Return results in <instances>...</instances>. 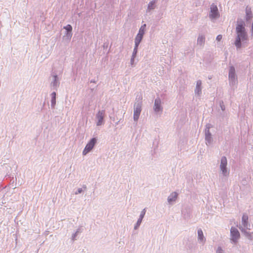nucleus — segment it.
<instances>
[{
  "label": "nucleus",
  "instance_id": "f257e3e1",
  "mask_svg": "<svg viewBox=\"0 0 253 253\" xmlns=\"http://www.w3.org/2000/svg\"><path fill=\"white\" fill-rule=\"evenodd\" d=\"M235 32L236 38L234 44L237 49H240L242 47V42H246L248 40V36L244 22H237Z\"/></svg>",
  "mask_w": 253,
  "mask_h": 253
},
{
  "label": "nucleus",
  "instance_id": "f03ea898",
  "mask_svg": "<svg viewBox=\"0 0 253 253\" xmlns=\"http://www.w3.org/2000/svg\"><path fill=\"white\" fill-rule=\"evenodd\" d=\"M227 159L225 156L221 157L219 163V171L225 177H228L230 174V169L228 168Z\"/></svg>",
  "mask_w": 253,
  "mask_h": 253
},
{
  "label": "nucleus",
  "instance_id": "7ed1b4c3",
  "mask_svg": "<svg viewBox=\"0 0 253 253\" xmlns=\"http://www.w3.org/2000/svg\"><path fill=\"white\" fill-rule=\"evenodd\" d=\"M228 80L231 86H236L238 84L237 76L236 74L235 69L233 66L229 67Z\"/></svg>",
  "mask_w": 253,
  "mask_h": 253
},
{
  "label": "nucleus",
  "instance_id": "20e7f679",
  "mask_svg": "<svg viewBox=\"0 0 253 253\" xmlns=\"http://www.w3.org/2000/svg\"><path fill=\"white\" fill-rule=\"evenodd\" d=\"M230 233V240L231 243L234 244H236L240 238V232L235 227H231Z\"/></svg>",
  "mask_w": 253,
  "mask_h": 253
},
{
  "label": "nucleus",
  "instance_id": "39448f33",
  "mask_svg": "<svg viewBox=\"0 0 253 253\" xmlns=\"http://www.w3.org/2000/svg\"><path fill=\"white\" fill-rule=\"evenodd\" d=\"M212 127V126L210 124H208L206 126L205 129V136L206 143L207 145H211L212 142V137L211 132L210 131V129Z\"/></svg>",
  "mask_w": 253,
  "mask_h": 253
},
{
  "label": "nucleus",
  "instance_id": "423d86ee",
  "mask_svg": "<svg viewBox=\"0 0 253 253\" xmlns=\"http://www.w3.org/2000/svg\"><path fill=\"white\" fill-rule=\"evenodd\" d=\"M220 14L217 6L214 3L211 4L210 7L209 17L211 20H215L219 18Z\"/></svg>",
  "mask_w": 253,
  "mask_h": 253
},
{
  "label": "nucleus",
  "instance_id": "0eeeda50",
  "mask_svg": "<svg viewBox=\"0 0 253 253\" xmlns=\"http://www.w3.org/2000/svg\"><path fill=\"white\" fill-rule=\"evenodd\" d=\"M96 142V138H92L90 140V141L86 144V146L85 147V148L83 152V155H85L89 152H90L93 148Z\"/></svg>",
  "mask_w": 253,
  "mask_h": 253
},
{
  "label": "nucleus",
  "instance_id": "6e6552de",
  "mask_svg": "<svg viewBox=\"0 0 253 253\" xmlns=\"http://www.w3.org/2000/svg\"><path fill=\"white\" fill-rule=\"evenodd\" d=\"M250 225L248 222V216L246 214H244L242 218V225L239 227V229H250Z\"/></svg>",
  "mask_w": 253,
  "mask_h": 253
},
{
  "label": "nucleus",
  "instance_id": "1a4fd4ad",
  "mask_svg": "<svg viewBox=\"0 0 253 253\" xmlns=\"http://www.w3.org/2000/svg\"><path fill=\"white\" fill-rule=\"evenodd\" d=\"M105 115V111H99L96 114L97 119V126H99L103 124V119Z\"/></svg>",
  "mask_w": 253,
  "mask_h": 253
},
{
  "label": "nucleus",
  "instance_id": "9d476101",
  "mask_svg": "<svg viewBox=\"0 0 253 253\" xmlns=\"http://www.w3.org/2000/svg\"><path fill=\"white\" fill-rule=\"evenodd\" d=\"M141 111V105L138 104L135 106L134 110L133 119L134 121H137L138 120Z\"/></svg>",
  "mask_w": 253,
  "mask_h": 253
},
{
  "label": "nucleus",
  "instance_id": "9b49d317",
  "mask_svg": "<svg viewBox=\"0 0 253 253\" xmlns=\"http://www.w3.org/2000/svg\"><path fill=\"white\" fill-rule=\"evenodd\" d=\"M195 93L198 96H200L202 94V81L201 80L197 81Z\"/></svg>",
  "mask_w": 253,
  "mask_h": 253
},
{
  "label": "nucleus",
  "instance_id": "f8f14e48",
  "mask_svg": "<svg viewBox=\"0 0 253 253\" xmlns=\"http://www.w3.org/2000/svg\"><path fill=\"white\" fill-rule=\"evenodd\" d=\"M178 196V194L175 192H172L171 193L170 195L168 197V202L169 204H172L173 202H174Z\"/></svg>",
  "mask_w": 253,
  "mask_h": 253
},
{
  "label": "nucleus",
  "instance_id": "ddd939ff",
  "mask_svg": "<svg viewBox=\"0 0 253 253\" xmlns=\"http://www.w3.org/2000/svg\"><path fill=\"white\" fill-rule=\"evenodd\" d=\"M197 233L198 241L204 244L206 242V238L204 237L202 230L201 229H199L198 230Z\"/></svg>",
  "mask_w": 253,
  "mask_h": 253
},
{
  "label": "nucleus",
  "instance_id": "4468645a",
  "mask_svg": "<svg viewBox=\"0 0 253 253\" xmlns=\"http://www.w3.org/2000/svg\"><path fill=\"white\" fill-rule=\"evenodd\" d=\"M205 43V36L203 34H199L197 38V45L203 47Z\"/></svg>",
  "mask_w": 253,
  "mask_h": 253
},
{
  "label": "nucleus",
  "instance_id": "2eb2a0df",
  "mask_svg": "<svg viewBox=\"0 0 253 253\" xmlns=\"http://www.w3.org/2000/svg\"><path fill=\"white\" fill-rule=\"evenodd\" d=\"M246 18L247 21L251 20L253 17V14L251 10V8L248 6L246 8Z\"/></svg>",
  "mask_w": 253,
  "mask_h": 253
},
{
  "label": "nucleus",
  "instance_id": "dca6fc26",
  "mask_svg": "<svg viewBox=\"0 0 253 253\" xmlns=\"http://www.w3.org/2000/svg\"><path fill=\"white\" fill-rule=\"evenodd\" d=\"M248 229H242L241 228V230H240L241 231V232L244 233V234L245 235V236L249 239L250 240V241H252L253 240V235H252V233L249 232H248L247 231Z\"/></svg>",
  "mask_w": 253,
  "mask_h": 253
},
{
  "label": "nucleus",
  "instance_id": "f3484780",
  "mask_svg": "<svg viewBox=\"0 0 253 253\" xmlns=\"http://www.w3.org/2000/svg\"><path fill=\"white\" fill-rule=\"evenodd\" d=\"M143 36H141L140 34H137L135 38V49L138 48V46L141 42Z\"/></svg>",
  "mask_w": 253,
  "mask_h": 253
},
{
  "label": "nucleus",
  "instance_id": "a211bd4d",
  "mask_svg": "<svg viewBox=\"0 0 253 253\" xmlns=\"http://www.w3.org/2000/svg\"><path fill=\"white\" fill-rule=\"evenodd\" d=\"M146 25L145 24L142 25L141 26V27L140 28L139 32L137 34H140L141 36H143V35L145 33V30H146Z\"/></svg>",
  "mask_w": 253,
  "mask_h": 253
},
{
  "label": "nucleus",
  "instance_id": "6ab92c4d",
  "mask_svg": "<svg viewBox=\"0 0 253 253\" xmlns=\"http://www.w3.org/2000/svg\"><path fill=\"white\" fill-rule=\"evenodd\" d=\"M52 99H51V105L54 106L56 103V93L53 92L51 93Z\"/></svg>",
  "mask_w": 253,
  "mask_h": 253
},
{
  "label": "nucleus",
  "instance_id": "aec40b11",
  "mask_svg": "<svg viewBox=\"0 0 253 253\" xmlns=\"http://www.w3.org/2000/svg\"><path fill=\"white\" fill-rule=\"evenodd\" d=\"M155 2L151 1L148 4V9L149 10L153 9L155 8Z\"/></svg>",
  "mask_w": 253,
  "mask_h": 253
},
{
  "label": "nucleus",
  "instance_id": "412c9836",
  "mask_svg": "<svg viewBox=\"0 0 253 253\" xmlns=\"http://www.w3.org/2000/svg\"><path fill=\"white\" fill-rule=\"evenodd\" d=\"M219 105H220L221 109L222 111H224L225 110V106L224 105V103H223V102L222 101H220Z\"/></svg>",
  "mask_w": 253,
  "mask_h": 253
},
{
  "label": "nucleus",
  "instance_id": "4be33fe9",
  "mask_svg": "<svg viewBox=\"0 0 253 253\" xmlns=\"http://www.w3.org/2000/svg\"><path fill=\"white\" fill-rule=\"evenodd\" d=\"M216 253H224V252L221 247H218L216 250Z\"/></svg>",
  "mask_w": 253,
  "mask_h": 253
},
{
  "label": "nucleus",
  "instance_id": "5701e85b",
  "mask_svg": "<svg viewBox=\"0 0 253 253\" xmlns=\"http://www.w3.org/2000/svg\"><path fill=\"white\" fill-rule=\"evenodd\" d=\"M64 29H65L68 32H71L72 30V26L69 24L64 27Z\"/></svg>",
  "mask_w": 253,
  "mask_h": 253
},
{
  "label": "nucleus",
  "instance_id": "b1692460",
  "mask_svg": "<svg viewBox=\"0 0 253 253\" xmlns=\"http://www.w3.org/2000/svg\"><path fill=\"white\" fill-rule=\"evenodd\" d=\"M145 212H146V211H145V210L144 209L141 212V214L140 215V218L142 219L145 214Z\"/></svg>",
  "mask_w": 253,
  "mask_h": 253
},
{
  "label": "nucleus",
  "instance_id": "393cba45",
  "mask_svg": "<svg viewBox=\"0 0 253 253\" xmlns=\"http://www.w3.org/2000/svg\"><path fill=\"white\" fill-rule=\"evenodd\" d=\"M222 38V35H218L216 37V40L217 41L219 42V41H220L221 40Z\"/></svg>",
  "mask_w": 253,
  "mask_h": 253
},
{
  "label": "nucleus",
  "instance_id": "a878e982",
  "mask_svg": "<svg viewBox=\"0 0 253 253\" xmlns=\"http://www.w3.org/2000/svg\"><path fill=\"white\" fill-rule=\"evenodd\" d=\"M142 219L139 218L138 220H137V225H139L141 223V221H142Z\"/></svg>",
  "mask_w": 253,
  "mask_h": 253
},
{
  "label": "nucleus",
  "instance_id": "bb28decb",
  "mask_svg": "<svg viewBox=\"0 0 253 253\" xmlns=\"http://www.w3.org/2000/svg\"><path fill=\"white\" fill-rule=\"evenodd\" d=\"M137 51V48L136 49H135V48H134V50H133V56H134L136 54Z\"/></svg>",
  "mask_w": 253,
  "mask_h": 253
},
{
  "label": "nucleus",
  "instance_id": "cd10ccee",
  "mask_svg": "<svg viewBox=\"0 0 253 253\" xmlns=\"http://www.w3.org/2000/svg\"><path fill=\"white\" fill-rule=\"evenodd\" d=\"M155 109L156 110L157 109V101L156 100L155 101Z\"/></svg>",
  "mask_w": 253,
  "mask_h": 253
},
{
  "label": "nucleus",
  "instance_id": "c85d7f7f",
  "mask_svg": "<svg viewBox=\"0 0 253 253\" xmlns=\"http://www.w3.org/2000/svg\"><path fill=\"white\" fill-rule=\"evenodd\" d=\"M78 191H79V193H81L82 192V189H79L78 190Z\"/></svg>",
  "mask_w": 253,
  "mask_h": 253
},
{
  "label": "nucleus",
  "instance_id": "c756f323",
  "mask_svg": "<svg viewBox=\"0 0 253 253\" xmlns=\"http://www.w3.org/2000/svg\"><path fill=\"white\" fill-rule=\"evenodd\" d=\"M159 111L161 110V107H160V106L159 105Z\"/></svg>",
  "mask_w": 253,
  "mask_h": 253
}]
</instances>
